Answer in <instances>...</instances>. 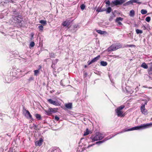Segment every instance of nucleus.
Returning <instances> with one entry per match:
<instances>
[{
	"label": "nucleus",
	"instance_id": "nucleus-26",
	"mask_svg": "<svg viewBox=\"0 0 152 152\" xmlns=\"http://www.w3.org/2000/svg\"><path fill=\"white\" fill-rule=\"evenodd\" d=\"M136 32L137 34H142L143 33L142 31L141 30L139 29H136Z\"/></svg>",
	"mask_w": 152,
	"mask_h": 152
},
{
	"label": "nucleus",
	"instance_id": "nucleus-11",
	"mask_svg": "<svg viewBox=\"0 0 152 152\" xmlns=\"http://www.w3.org/2000/svg\"><path fill=\"white\" fill-rule=\"evenodd\" d=\"M115 48L114 45L113 44L107 48V50L108 52L116 50Z\"/></svg>",
	"mask_w": 152,
	"mask_h": 152
},
{
	"label": "nucleus",
	"instance_id": "nucleus-35",
	"mask_svg": "<svg viewBox=\"0 0 152 152\" xmlns=\"http://www.w3.org/2000/svg\"><path fill=\"white\" fill-rule=\"evenodd\" d=\"M34 79V78L32 76H31L28 79V80L29 82L33 80Z\"/></svg>",
	"mask_w": 152,
	"mask_h": 152
},
{
	"label": "nucleus",
	"instance_id": "nucleus-48",
	"mask_svg": "<svg viewBox=\"0 0 152 152\" xmlns=\"http://www.w3.org/2000/svg\"><path fill=\"white\" fill-rule=\"evenodd\" d=\"M77 27V26L76 25H75L74 26V28H76Z\"/></svg>",
	"mask_w": 152,
	"mask_h": 152
},
{
	"label": "nucleus",
	"instance_id": "nucleus-43",
	"mask_svg": "<svg viewBox=\"0 0 152 152\" xmlns=\"http://www.w3.org/2000/svg\"><path fill=\"white\" fill-rule=\"evenodd\" d=\"M34 35V34L33 33H31V40H32V39L33 38Z\"/></svg>",
	"mask_w": 152,
	"mask_h": 152
},
{
	"label": "nucleus",
	"instance_id": "nucleus-31",
	"mask_svg": "<svg viewBox=\"0 0 152 152\" xmlns=\"http://www.w3.org/2000/svg\"><path fill=\"white\" fill-rule=\"evenodd\" d=\"M89 134V131L88 130V129H86V131L84 133L83 135H84V136H86V135H88Z\"/></svg>",
	"mask_w": 152,
	"mask_h": 152
},
{
	"label": "nucleus",
	"instance_id": "nucleus-4",
	"mask_svg": "<svg viewBox=\"0 0 152 152\" xmlns=\"http://www.w3.org/2000/svg\"><path fill=\"white\" fill-rule=\"evenodd\" d=\"M57 110V108H50L48 110H44L46 114L48 115H51L52 113H56Z\"/></svg>",
	"mask_w": 152,
	"mask_h": 152
},
{
	"label": "nucleus",
	"instance_id": "nucleus-37",
	"mask_svg": "<svg viewBox=\"0 0 152 152\" xmlns=\"http://www.w3.org/2000/svg\"><path fill=\"white\" fill-rule=\"evenodd\" d=\"M58 61V59H55L54 60L53 62V64H54V65L56 64L57 63Z\"/></svg>",
	"mask_w": 152,
	"mask_h": 152
},
{
	"label": "nucleus",
	"instance_id": "nucleus-8",
	"mask_svg": "<svg viewBox=\"0 0 152 152\" xmlns=\"http://www.w3.org/2000/svg\"><path fill=\"white\" fill-rule=\"evenodd\" d=\"M141 111L142 113L144 115L147 114L148 113L147 111L145 108L144 105H142L140 107Z\"/></svg>",
	"mask_w": 152,
	"mask_h": 152
},
{
	"label": "nucleus",
	"instance_id": "nucleus-12",
	"mask_svg": "<svg viewBox=\"0 0 152 152\" xmlns=\"http://www.w3.org/2000/svg\"><path fill=\"white\" fill-rule=\"evenodd\" d=\"M139 0H130L127 2L126 3L124 4V6H127L129 5L132 4L134 3H136L137 2V1H138Z\"/></svg>",
	"mask_w": 152,
	"mask_h": 152
},
{
	"label": "nucleus",
	"instance_id": "nucleus-13",
	"mask_svg": "<svg viewBox=\"0 0 152 152\" xmlns=\"http://www.w3.org/2000/svg\"><path fill=\"white\" fill-rule=\"evenodd\" d=\"M70 24V22L69 20H66L63 21L62 24L64 26L68 27Z\"/></svg>",
	"mask_w": 152,
	"mask_h": 152
},
{
	"label": "nucleus",
	"instance_id": "nucleus-41",
	"mask_svg": "<svg viewBox=\"0 0 152 152\" xmlns=\"http://www.w3.org/2000/svg\"><path fill=\"white\" fill-rule=\"evenodd\" d=\"M17 22L18 23H20L21 22V20L18 19V18H17Z\"/></svg>",
	"mask_w": 152,
	"mask_h": 152
},
{
	"label": "nucleus",
	"instance_id": "nucleus-19",
	"mask_svg": "<svg viewBox=\"0 0 152 152\" xmlns=\"http://www.w3.org/2000/svg\"><path fill=\"white\" fill-rule=\"evenodd\" d=\"M135 12L133 10H131L130 12L129 15L131 17H134V15Z\"/></svg>",
	"mask_w": 152,
	"mask_h": 152
},
{
	"label": "nucleus",
	"instance_id": "nucleus-23",
	"mask_svg": "<svg viewBox=\"0 0 152 152\" xmlns=\"http://www.w3.org/2000/svg\"><path fill=\"white\" fill-rule=\"evenodd\" d=\"M112 8L110 7H108L106 10V12L107 13H109L112 11Z\"/></svg>",
	"mask_w": 152,
	"mask_h": 152
},
{
	"label": "nucleus",
	"instance_id": "nucleus-7",
	"mask_svg": "<svg viewBox=\"0 0 152 152\" xmlns=\"http://www.w3.org/2000/svg\"><path fill=\"white\" fill-rule=\"evenodd\" d=\"M123 20V18L121 17H117L115 20V22L118 23V25H122V23L120 21H122Z\"/></svg>",
	"mask_w": 152,
	"mask_h": 152
},
{
	"label": "nucleus",
	"instance_id": "nucleus-33",
	"mask_svg": "<svg viewBox=\"0 0 152 152\" xmlns=\"http://www.w3.org/2000/svg\"><path fill=\"white\" fill-rule=\"evenodd\" d=\"M39 31H42L43 30V27L42 25H40L38 26Z\"/></svg>",
	"mask_w": 152,
	"mask_h": 152
},
{
	"label": "nucleus",
	"instance_id": "nucleus-29",
	"mask_svg": "<svg viewBox=\"0 0 152 152\" xmlns=\"http://www.w3.org/2000/svg\"><path fill=\"white\" fill-rule=\"evenodd\" d=\"M147 11L144 9H142L141 11V13L143 15L147 13Z\"/></svg>",
	"mask_w": 152,
	"mask_h": 152
},
{
	"label": "nucleus",
	"instance_id": "nucleus-20",
	"mask_svg": "<svg viewBox=\"0 0 152 152\" xmlns=\"http://www.w3.org/2000/svg\"><path fill=\"white\" fill-rule=\"evenodd\" d=\"M35 116L38 120H41V117L40 115L39 114H36L35 115Z\"/></svg>",
	"mask_w": 152,
	"mask_h": 152
},
{
	"label": "nucleus",
	"instance_id": "nucleus-45",
	"mask_svg": "<svg viewBox=\"0 0 152 152\" xmlns=\"http://www.w3.org/2000/svg\"><path fill=\"white\" fill-rule=\"evenodd\" d=\"M42 68V66H41L40 65H39V69H39H39H40Z\"/></svg>",
	"mask_w": 152,
	"mask_h": 152
},
{
	"label": "nucleus",
	"instance_id": "nucleus-14",
	"mask_svg": "<svg viewBox=\"0 0 152 152\" xmlns=\"http://www.w3.org/2000/svg\"><path fill=\"white\" fill-rule=\"evenodd\" d=\"M65 107L69 109H71L72 108V103H69L65 104Z\"/></svg>",
	"mask_w": 152,
	"mask_h": 152
},
{
	"label": "nucleus",
	"instance_id": "nucleus-6",
	"mask_svg": "<svg viewBox=\"0 0 152 152\" xmlns=\"http://www.w3.org/2000/svg\"><path fill=\"white\" fill-rule=\"evenodd\" d=\"M49 103L56 106H59L60 105L59 102L56 101H53L51 99H49L48 100Z\"/></svg>",
	"mask_w": 152,
	"mask_h": 152
},
{
	"label": "nucleus",
	"instance_id": "nucleus-27",
	"mask_svg": "<svg viewBox=\"0 0 152 152\" xmlns=\"http://www.w3.org/2000/svg\"><path fill=\"white\" fill-rule=\"evenodd\" d=\"M34 75L35 76H37L39 73V69L36 70L34 71Z\"/></svg>",
	"mask_w": 152,
	"mask_h": 152
},
{
	"label": "nucleus",
	"instance_id": "nucleus-34",
	"mask_svg": "<svg viewBox=\"0 0 152 152\" xmlns=\"http://www.w3.org/2000/svg\"><path fill=\"white\" fill-rule=\"evenodd\" d=\"M80 7L82 10H83L85 9L86 7V6L84 4H83L81 5Z\"/></svg>",
	"mask_w": 152,
	"mask_h": 152
},
{
	"label": "nucleus",
	"instance_id": "nucleus-53",
	"mask_svg": "<svg viewBox=\"0 0 152 152\" xmlns=\"http://www.w3.org/2000/svg\"><path fill=\"white\" fill-rule=\"evenodd\" d=\"M16 11L15 10V11H13V12H16Z\"/></svg>",
	"mask_w": 152,
	"mask_h": 152
},
{
	"label": "nucleus",
	"instance_id": "nucleus-2",
	"mask_svg": "<svg viewBox=\"0 0 152 152\" xmlns=\"http://www.w3.org/2000/svg\"><path fill=\"white\" fill-rule=\"evenodd\" d=\"M152 125V123H151L144 124H143L141 125L140 126H135L132 128L128 129L124 131V132L130 131L135 130H138L140 129H146L148 128Z\"/></svg>",
	"mask_w": 152,
	"mask_h": 152
},
{
	"label": "nucleus",
	"instance_id": "nucleus-44",
	"mask_svg": "<svg viewBox=\"0 0 152 152\" xmlns=\"http://www.w3.org/2000/svg\"><path fill=\"white\" fill-rule=\"evenodd\" d=\"M136 3L139 4H140L141 3V2L139 1H137V2H136Z\"/></svg>",
	"mask_w": 152,
	"mask_h": 152
},
{
	"label": "nucleus",
	"instance_id": "nucleus-17",
	"mask_svg": "<svg viewBox=\"0 0 152 152\" xmlns=\"http://www.w3.org/2000/svg\"><path fill=\"white\" fill-rule=\"evenodd\" d=\"M148 73L149 75H152V65L148 69Z\"/></svg>",
	"mask_w": 152,
	"mask_h": 152
},
{
	"label": "nucleus",
	"instance_id": "nucleus-46",
	"mask_svg": "<svg viewBox=\"0 0 152 152\" xmlns=\"http://www.w3.org/2000/svg\"><path fill=\"white\" fill-rule=\"evenodd\" d=\"M142 27L143 28V30H145L146 29V27H145V26H143V27Z\"/></svg>",
	"mask_w": 152,
	"mask_h": 152
},
{
	"label": "nucleus",
	"instance_id": "nucleus-5",
	"mask_svg": "<svg viewBox=\"0 0 152 152\" xmlns=\"http://www.w3.org/2000/svg\"><path fill=\"white\" fill-rule=\"evenodd\" d=\"M125 2L124 0H115L112 1V3L115 5H121Z\"/></svg>",
	"mask_w": 152,
	"mask_h": 152
},
{
	"label": "nucleus",
	"instance_id": "nucleus-21",
	"mask_svg": "<svg viewBox=\"0 0 152 152\" xmlns=\"http://www.w3.org/2000/svg\"><path fill=\"white\" fill-rule=\"evenodd\" d=\"M96 31L99 34H104L105 32L104 31H102L100 30H96Z\"/></svg>",
	"mask_w": 152,
	"mask_h": 152
},
{
	"label": "nucleus",
	"instance_id": "nucleus-42",
	"mask_svg": "<svg viewBox=\"0 0 152 152\" xmlns=\"http://www.w3.org/2000/svg\"><path fill=\"white\" fill-rule=\"evenodd\" d=\"M92 63V62H91V61H90V62L89 61H88V65H90Z\"/></svg>",
	"mask_w": 152,
	"mask_h": 152
},
{
	"label": "nucleus",
	"instance_id": "nucleus-54",
	"mask_svg": "<svg viewBox=\"0 0 152 152\" xmlns=\"http://www.w3.org/2000/svg\"><path fill=\"white\" fill-rule=\"evenodd\" d=\"M136 25H137L136 24H135V26H136Z\"/></svg>",
	"mask_w": 152,
	"mask_h": 152
},
{
	"label": "nucleus",
	"instance_id": "nucleus-52",
	"mask_svg": "<svg viewBox=\"0 0 152 152\" xmlns=\"http://www.w3.org/2000/svg\"><path fill=\"white\" fill-rule=\"evenodd\" d=\"M109 20H110V21H111L112 20V19H109Z\"/></svg>",
	"mask_w": 152,
	"mask_h": 152
},
{
	"label": "nucleus",
	"instance_id": "nucleus-36",
	"mask_svg": "<svg viewBox=\"0 0 152 152\" xmlns=\"http://www.w3.org/2000/svg\"><path fill=\"white\" fill-rule=\"evenodd\" d=\"M151 20V18L150 17L148 16L147 17L145 18V20L147 22H149Z\"/></svg>",
	"mask_w": 152,
	"mask_h": 152
},
{
	"label": "nucleus",
	"instance_id": "nucleus-28",
	"mask_svg": "<svg viewBox=\"0 0 152 152\" xmlns=\"http://www.w3.org/2000/svg\"><path fill=\"white\" fill-rule=\"evenodd\" d=\"M106 140V139H105L104 140H103L100 141H99L98 142H96V144H100L101 143H102L104 142Z\"/></svg>",
	"mask_w": 152,
	"mask_h": 152
},
{
	"label": "nucleus",
	"instance_id": "nucleus-25",
	"mask_svg": "<svg viewBox=\"0 0 152 152\" xmlns=\"http://www.w3.org/2000/svg\"><path fill=\"white\" fill-rule=\"evenodd\" d=\"M35 45V43L34 42H30L29 45V48H31L33 47Z\"/></svg>",
	"mask_w": 152,
	"mask_h": 152
},
{
	"label": "nucleus",
	"instance_id": "nucleus-10",
	"mask_svg": "<svg viewBox=\"0 0 152 152\" xmlns=\"http://www.w3.org/2000/svg\"><path fill=\"white\" fill-rule=\"evenodd\" d=\"M43 140L42 138L39 139V140L35 142V145L36 146H40L42 144Z\"/></svg>",
	"mask_w": 152,
	"mask_h": 152
},
{
	"label": "nucleus",
	"instance_id": "nucleus-40",
	"mask_svg": "<svg viewBox=\"0 0 152 152\" xmlns=\"http://www.w3.org/2000/svg\"><path fill=\"white\" fill-rule=\"evenodd\" d=\"M55 119L57 121H58L59 119V118L57 116H55Z\"/></svg>",
	"mask_w": 152,
	"mask_h": 152
},
{
	"label": "nucleus",
	"instance_id": "nucleus-24",
	"mask_svg": "<svg viewBox=\"0 0 152 152\" xmlns=\"http://www.w3.org/2000/svg\"><path fill=\"white\" fill-rule=\"evenodd\" d=\"M39 23L43 24V26H45L47 24V21L46 20H41L39 21Z\"/></svg>",
	"mask_w": 152,
	"mask_h": 152
},
{
	"label": "nucleus",
	"instance_id": "nucleus-56",
	"mask_svg": "<svg viewBox=\"0 0 152 152\" xmlns=\"http://www.w3.org/2000/svg\"><path fill=\"white\" fill-rule=\"evenodd\" d=\"M13 152V151H12V152Z\"/></svg>",
	"mask_w": 152,
	"mask_h": 152
},
{
	"label": "nucleus",
	"instance_id": "nucleus-47",
	"mask_svg": "<svg viewBox=\"0 0 152 152\" xmlns=\"http://www.w3.org/2000/svg\"><path fill=\"white\" fill-rule=\"evenodd\" d=\"M8 2H10V3H11H11H13L14 2H13V1H12V0H10V1H8Z\"/></svg>",
	"mask_w": 152,
	"mask_h": 152
},
{
	"label": "nucleus",
	"instance_id": "nucleus-51",
	"mask_svg": "<svg viewBox=\"0 0 152 152\" xmlns=\"http://www.w3.org/2000/svg\"><path fill=\"white\" fill-rule=\"evenodd\" d=\"M87 67V66L85 65V66H84V67L85 68H86Z\"/></svg>",
	"mask_w": 152,
	"mask_h": 152
},
{
	"label": "nucleus",
	"instance_id": "nucleus-39",
	"mask_svg": "<svg viewBox=\"0 0 152 152\" xmlns=\"http://www.w3.org/2000/svg\"><path fill=\"white\" fill-rule=\"evenodd\" d=\"M88 74L86 72H83V76L84 77H86L87 76Z\"/></svg>",
	"mask_w": 152,
	"mask_h": 152
},
{
	"label": "nucleus",
	"instance_id": "nucleus-16",
	"mask_svg": "<svg viewBox=\"0 0 152 152\" xmlns=\"http://www.w3.org/2000/svg\"><path fill=\"white\" fill-rule=\"evenodd\" d=\"M100 58V55H98L96 57L94 58L91 61V62L92 63H94L96 61H97L98 60L99 58Z\"/></svg>",
	"mask_w": 152,
	"mask_h": 152
},
{
	"label": "nucleus",
	"instance_id": "nucleus-49",
	"mask_svg": "<svg viewBox=\"0 0 152 152\" xmlns=\"http://www.w3.org/2000/svg\"><path fill=\"white\" fill-rule=\"evenodd\" d=\"M12 151L11 149H10L8 151V152H11Z\"/></svg>",
	"mask_w": 152,
	"mask_h": 152
},
{
	"label": "nucleus",
	"instance_id": "nucleus-50",
	"mask_svg": "<svg viewBox=\"0 0 152 152\" xmlns=\"http://www.w3.org/2000/svg\"><path fill=\"white\" fill-rule=\"evenodd\" d=\"M53 65L54 64H53V63H52V64L51 66V67H52V68H53V67H54Z\"/></svg>",
	"mask_w": 152,
	"mask_h": 152
},
{
	"label": "nucleus",
	"instance_id": "nucleus-55",
	"mask_svg": "<svg viewBox=\"0 0 152 152\" xmlns=\"http://www.w3.org/2000/svg\"><path fill=\"white\" fill-rule=\"evenodd\" d=\"M150 64H152V63H150Z\"/></svg>",
	"mask_w": 152,
	"mask_h": 152
},
{
	"label": "nucleus",
	"instance_id": "nucleus-30",
	"mask_svg": "<svg viewBox=\"0 0 152 152\" xmlns=\"http://www.w3.org/2000/svg\"><path fill=\"white\" fill-rule=\"evenodd\" d=\"M50 57L51 58H55V54L53 53H49Z\"/></svg>",
	"mask_w": 152,
	"mask_h": 152
},
{
	"label": "nucleus",
	"instance_id": "nucleus-1",
	"mask_svg": "<svg viewBox=\"0 0 152 152\" xmlns=\"http://www.w3.org/2000/svg\"><path fill=\"white\" fill-rule=\"evenodd\" d=\"M104 137L103 134L99 132H97L94 134L92 135L90 139L92 142L102 140Z\"/></svg>",
	"mask_w": 152,
	"mask_h": 152
},
{
	"label": "nucleus",
	"instance_id": "nucleus-3",
	"mask_svg": "<svg viewBox=\"0 0 152 152\" xmlns=\"http://www.w3.org/2000/svg\"><path fill=\"white\" fill-rule=\"evenodd\" d=\"M125 106L124 105H122L118 107L115 110V112L118 117H124L125 115L123 113V112L122 110Z\"/></svg>",
	"mask_w": 152,
	"mask_h": 152
},
{
	"label": "nucleus",
	"instance_id": "nucleus-9",
	"mask_svg": "<svg viewBox=\"0 0 152 152\" xmlns=\"http://www.w3.org/2000/svg\"><path fill=\"white\" fill-rule=\"evenodd\" d=\"M26 113L25 114V116L28 118H30L31 120H33V118L32 115L30 113L28 110H25Z\"/></svg>",
	"mask_w": 152,
	"mask_h": 152
},
{
	"label": "nucleus",
	"instance_id": "nucleus-15",
	"mask_svg": "<svg viewBox=\"0 0 152 152\" xmlns=\"http://www.w3.org/2000/svg\"><path fill=\"white\" fill-rule=\"evenodd\" d=\"M115 47V48L116 50H117L121 48L122 47V45L120 43H117L114 44Z\"/></svg>",
	"mask_w": 152,
	"mask_h": 152
},
{
	"label": "nucleus",
	"instance_id": "nucleus-18",
	"mask_svg": "<svg viewBox=\"0 0 152 152\" xmlns=\"http://www.w3.org/2000/svg\"><path fill=\"white\" fill-rule=\"evenodd\" d=\"M141 67L145 69H148V65L145 62H144L141 65Z\"/></svg>",
	"mask_w": 152,
	"mask_h": 152
},
{
	"label": "nucleus",
	"instance_id": "nucleus-38",
	"mask_svg": "<svg viewBox=\"0 0 152 152\" xmlns=\"http://www.w3.org/2000/svg\"><path fill=\"white\" fill-rule=\"evenodd\" d=\"M127 47H136V46L134 45H127Z\"/></svg>",
	"mask_w": 152,
	"mask_h": 152
},
{
	"label": "nucleus",
	"instance_id": "nucleus-22",
	"mask_svg": "<svg viewBox=\"0 0 152 152\" xmlns=\"http://www.w3.org/2000/svg\"><path fill=\"white\" fill-rule=\"evenodd\" d=\"M101 65L103 66H106L107 64V63L106 61H101L100 62Z\"/></svg>",
	"mask_w": 152,
	"mask_h": 152
},
{
	"label": "nucleus",
	"instance_id": "nucleus-32",
	"mask_svg": "<svg viewBox=\"0 0 152 152\" xmlns=\"http://www.w3.org/2000/svg\"><path fill=\"white\" fill-rule=\"evenodd\" d=\"M106 4H107L108 6L110 5L112 7L113 6V5H112L113 3L112 2L111 4H110V1L109 0H108L107 1H106Z\"/></svg>",
	"mask_w": 152,
	"mask_h": 152
}]
</instances>
